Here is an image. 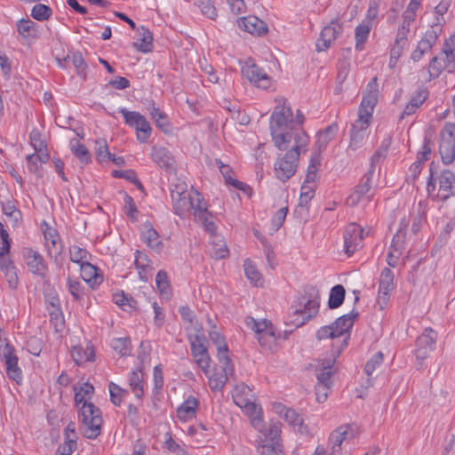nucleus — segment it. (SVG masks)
Here are the masks:
<instances>
[{
    "label": "nucleus",
    "mask_w": 455,
    "mask_h": 455,
    "mask_svg": "<svg viewBox=\"0 0 455 455\" xmlns=\"http://www.w3.org/2000/svg\"><path fill=\"white\" fill-rule=\"evenodd\" d=\"M139 32L140 36V43H134V47H136L140 52H151L153 47V36L151 32L144 27H141Z\"/></svg>",
    "instance_id": "ea45409f"
},
{
    "label": "nucleus",
    "mask_w": 455,
    "mask_h": 455,
    "mask_svg": "<svg viewBox=\"0 0 455 455\" xmlns=\"http://www.w3.org/2000/svg\"><path fill=\"white\" fill-rule=\"evenodd\" d=\"M315 195L314 183H307L304 181L301 187V192L299 196V205H307L308 202L313 198Z\"/></svg>",
    "instance_id": "680f3d73"
},
{
    "label": "nucleus",
    "mask_w": 455,
    "mask_h": 455,
    "mask_svg": "<svg viewBox=\"0 0 455 455\" xmlns=\"http://www.w3.org/2000/svg\"><path fill=\"white\" fill-rule=\"evenodd\" d=\"M70 61L76 69L77 76L84 79L86 77L88 66L82 56V53L79 52H73L72 55H70Z\"/></svg>",
    "instance_id": "8fccbe9b"
},
{
    "label": "nucleus",
    "mask_w": 455,
    "mask_h": 455,
    "mask_svg": "<svg viewBox=\"0 0 455 455\" xmlns=\"http://www.w3.org/2000/svg\"><path fill=\"white\" fill-rule=\"evenodd\" d=\"M343 27L337 20H332L326 25L316 41L315 47L317 52H324L331 47L337 37L342 33Z\"/></svg>",
    "instance_id": "ddd939ff"
},
{
    "label": "nucleus",
    "mask_w": 455,
    "mask_h": 455,
    "mask_svg": "<svg viewBox=\"0 0 455 455\" xmlns=\"http://www.w3.org/2000/svg\"><path fill=\"white\" fill-rule=\"evenodd\" d=\"M444 69H446V65L441 63L439 56H435L431 60L428 67L430 76L433 78L438 77Z\"/></svg>",
    "instance_id": "774afa93"
},
{
    "label": "nucleus",
    "mask_w": 455,
    "mask_h": 455,
    "mask_svg": "<svg viewBox=\"0 0 455 455\" xmlns=\"http://www.w3.org/2000/svg\"><path fill=\"white\" fill-rule=\"evenodd\" d=\"M93 392L94 387L92 384L84 383L79 389H76L75 393L76 404L83 403L80 408V417L83 423V435L88 439H95L100 435L102 424L100 409L87 401L91 399Z\"/></svg>",
    "instance_id": "f03ea898"
},
{
    "label": "nucleus",
    "mask_w": 455,
    "mask_h": 455,
    "mask_svg": "<svg viewBox=\"0 0 455 455\" xmlns=\"http://www.w3.org/2000/svg\"><path fill=\"white\" fill-rule=\"evenodd\" d=\"M0 355L4 358L8 377L19 383L22 374L18 366V357L14 354V348L9 343H5L0 350Z\"/></svg>",
    "instance_id": "a211bd4d"
},
{
    "label": "nucleus",
    "mask_w": 455,
    "mask_h": 455,
    "mask_svg": "<svg viewBox=\"0 0 455 455\" xmlns=\"http://www.w3.org/2000/svg\"><path fill=\"white\" fill-rule=\"evenodd\" d=\"M283 418L289 425L293 427L294 430L301 434L308 433V427L304 424L303 418L294 410L289 408L287 411H285Z\"/></svg>",
    "instance_id": "f704fd0d"
},
{
    "label": "nucleus",
    "mask_w": 455,
    "mask_h": 455,
    "mask_svg": "<svg viewBox=\"0 0 455 455\" xmlns=\"http://www.w3.org/2000/svg\"><path fill=\"white\" fill-rule=\"evenodd\" d=\"M50 321L56 331L63 330L65 321L60 307H55L50 312Z\"/></svg>",
    "instance_id": "0e129e2a"
},
{
    "label": "nucleus",
    "mask_w": 455,
    "mask_h": 455,
    "mask_svg": "<svg viewBox=\"0 0 455 455\" xmlns=\"http://www.w3.org/2000/svg\"><path fill=\"white\" fill-rule=\"evenodd\" d=\"M120 113L123 115L125 124L134 129L144 117L140 113L129 111L126 108H121Z\"/></svg>",
    "instance_id": "6e6d98bb"
},
{
    "label": "nucleus",
    "mask_w": 455,
    "mask_h": 455,
    "mask_svg": "<svg viewBox=\"0 0 455 455\" xmlns=\"http://www.w3.org/2000/svg\"><path fill=\"white\" fill-rule=\"evenodd\" d=\"M112 348L120 355L124 356L131 352V340L128 338L114 339L111 342Z\"/></svg>",
    "instance_id": "3c124183"
},
{
    "label": "nucleus",
    "mask_w": 455,
    "mask_h": 455,
    "mask_svg": "<svg viewBox=\"0 0 455 455\" xmlns=\"http://www.w3.org/2000/svg\"><path fill=\"white\" fill-rule=\"evenodd\" d=\"M69 258L71 261L81 266L84 262H88L90 254L85 249L73 245L69 248Z\"/></svg>",
    "instance_id": "de8ad7c7"
},
{
    "label": "nucleus",
    "mask_w": 455,
    "mask_h": 455,
    "mask_svg": "<svg viewBox=\"0 0 455 455\" xmlns=\"http://www.w3.org/2000/svg\"><path fill=\"white\" fill-rule=\"evenodd\" d=\"M24 259L29 271L42 279L46 278L48 273L47 265L43 256L33 249H26Z\"/></svg>",
    "instance_id": "f3484780"
},
{
    "label": "nucleus",
    "mask_w": 455,
    "mask_h": 455,
    "mask_svg": "<svg viewBox=\"0 0 455 455\" xmlns=\"http://www.w3.org/2000/svg\"><path fill=\"white\" fill-rule=\"evenodd\" d=\"M198 401L194 396H189L177 410L178 418L181 420L192 419L196 412Z\"/></svg>",
    "instance_id": "2f4dec72"
},
{
    "label": "nucleus",
    "mask_w": 455,
    "mask_h": 455,
    "mask_svg": "<svg viewBox=\"0 0 455 455\" xmlns=\"http://www.w3.org/2000/svg\"><path fill=\"white\" fill-rule=\"evenodd\" d=\"M211 254L216 259H224L228 255V249L222 238L215 237L212 242Z\"/></svg>",
    "instance_id": "49530a36"
},
{
    "label": "nucleus",
    "mask_w": 455,
    "mask_h": 455,
    "mask_svg": "<svg viewBox=\"0 0 455 455\" xmlns=\"http://www.w3.org/2000/svg\"><path fill=\"white\" fill-rule=\"evenodd\" d=\"M363 239V229L356 223H350L344 232L345 252L351 256L362 248Z\"/></svg>",
    "instance_id": "4468645a"
},
{
    "label": "nucleus",
    "mask_w": 455,
    "mask_h": 455,
    "mask_svg": "<svg viewBox=\"0 0 455 455\" xmlns=\"http://www.w3.org/2000/svg\"><path fill=\"white\" fill-rule=\"evenodd\" d=\"M129 385L135 396L141 398L144 395L143 372L140 370L132 371Z\"/></svg>",
    "instance_id": "4c0bfd02"
},
{
    "label": "nucleus",
    "mask_w": 455,
    "mask_h": 455,
    "mask_svg": "<svg viewBox=\"0 0 455 455\" xmlns=\"http://www.w3.org/2000/svg\"><path fill=\"white\" fill-rule=\"evenodd\" d=\"M346 291L341 284H337L331 288L328 306L330 308L334 309L340 307L345 299Z\"/></svg>",
    "instance_id": "37998d69"
},
{
    "label": "nucleus",
    "mask_w": 455,
    "mask_h": 455,
    "mask_svg": "<svg viewBox=\"0 0 455 455\" xmlns=\"http://www.w3.org/2000/svg\"><path fill=\"white\" fill-rule=\"evenodd\" d=\"M320 303L318 296L308 299L305 302L303 307L297 308L293 312V315H291V317H294V319L291 320L292 324L297 328L305 324L307 321L316 315Z\"/></svg>",
    "instance_id": "2eb2a0df"
},
{
    "label": "nucleus",
    "mask_w": 455,
    "mask_h": 455,
    "mask_svg": "<svg viewBox=\"0 0 455 455\" xmlns=\"http://www.w3.org/2000/svg\"><path fill=\"white\" fill-rule=\"evenodd\" d=\"M358 315L359 314L357 311L352 310L349 314L339 317L332 323L338 337L342 336L344 333L347 332L352 328Z\"/></svg>",
    "instance_id": "cd10ccee"
},
{
    "label": "nucleus",
    "mask_w": 455,
    "mask_h": 455,
    "mask_svg": "<svg viewBox=\"0 0 455 455\" xmlns=\"http://www.w3.org/2000/svg\"><path fill=\"white\" fill-rule=\"evenodd\" d=\"M141 238L152 250H155L157 252L162 250L163 243L159 239V235L149 223L143 225Z\"/></svg>",
    "instance_id": "bb28decb"
},
{
    "label": "nucleus",
    "mask_w": 455,
    "mask_h": 455,
    "mask_svg": "<svg viewBox=\"0 0 455 455\" xmlns=\"http://www.w3.org/2000/svg\"><path fill=\"white\" fill-rule=\"evenodd\" d=\"M428 92L425 89H420L416 92L414 95L411 96L410 101L405 106L403 111L402 112L400 118L403 119L406 116H409L414 114L426 101L427 99Z\"/></svg>",
    "instance_id": "a878e982"
},
{
    "label": "nucleus",
    "mask_w": 455,
    "mask_h": 455,
    "mask_svg": "<svg viewBox=\"0 0 455 455\" xmlns=\"http://www.w3.org/2000/svg\"><path fill=\"white\" fill-rule=\"evenodd\" d=\"M71 356L76 364L82 365L94 360V349L90 344H87L85 347L74 346L71 349Z\"/></svg>",
    "instance_id": "c85d7f7f"
},
{
    "label": "nucleus",
    "mask_w": 455,
    "mask_h": 455,
    "mask_svg": "<svg viewBox=\"0 0 455 455\" xmlns=\"http://www.w3.org/2000/svg\"><path fill=\"white\" fill-rule=\"evenodd\" d=\"M110 400L115 404L119 406L122 398L128 394V391L121 388L118 385L111 382L109 384Z\"/></svg>",
    "instance_id": "bf43d9fd"
},
{
    "label": "nucleus",
    "mask_w": 455,
    "mask_h": 455,
    "mask_svg": "<svg viewBox=\"0 0 455 455\" xmlns=\"http://www.w3.org/2000/svg\"><path fill=\"white\" fill-rule=\"evenodd\" d=\"M52 13V9L45 4H36L31 11V16L36 20H48Z\"/></svg>",
    "instance_id": "5fc2aeb1"
},
{
    "label": "nucleus",
    "mask_w": 455,
    "mask_h": 455,
    "mask_svg": "<svg viewBox=\"0 0 455 455\" xmlns=\"http://www.w3.org/2000/svg\"><path fill=\"white\" fill-rule=\"evenodd\" d=\"M262 436L259 437L257 451L260 455H284L282 444L279 443L281 427L279 422H270L261 427Z\"/></svg>",
    "instance_id": "39448f33"
},
{
    "label": "nucleus",
    "mask_w": 455,
    "mask_h": 455,
    "mask_svg": "<svg viewBox=\"0 0 455 455\" xmlns=\"http://www.w3.org/2000/svg\"><path fill=\"white\" fill-rule=\"evenodd\" d=\"M243 268L246 277L253 285L261 286L263 284L262 276L251 259L244 261Z\"/></svg>",
    "instance_id": "79ce46f5"
},
{
    "label": "nucleus",
    "mask_w": 455,
    "mask_h": 455,
    "mask_svg": "<svg viewBox=\"0 0 455 455\" xmlns=\"http://www.w3.org/2000/svg\"><path fill=\"white\" fill-rule=\"evenodd\" d=\"M242 24L244 30L250 34L261 35L267 31L266 23L256 16L243 18Z\"/></svg>",
    "instance_id": "473e14b6"
},
{
    "label": "nucleus",
    "mask_w": 455,
    "mask_h": 455,
    "mask_svg": "<svg viewBox=\"0 0 455 455\" xmlns=\"http://www.w3.org/2000/svg\"><path fill=\"white\" fill-rule=\"evenodd\" d=\"M81 277L92 286L99 285L102 282V276L98 274V268L89 261L81 266Z\"/></svg>",
    "instance_id": "72a5a7b5"
},
{
    "label": "nucleus",
    "mask_w": 455,
    "mask_h": 455,
    "mask_svg": "<svg viewBox=\"0 0 455 455\" xmlns=\"http://www.w3.org/2000/svg\"><path fill=\"white\" fill-rule=\"evenodd\" d=\"M275 102L276 106L270 116V132L275 146L280 150H285L295 140V136L304 132L299 126L305 117L300 110H297L293 118L291 105L286 99L281 97Z\"/></svg>",
    "instance_id": "f257e3e1"
},
{
    "label": "nucleus",
    "mask_w": 455,
    "mask_h": 455,
    "mask_svg": "<svg viewBox=\"0 0 455 455\" xmlns=\"http://www.w3.org/2000/svg\"><path fill=\"white\" fill-rule=\"evenodd\" d=\"M246 325L255 332V336L262 348L274 351L277 347L279 334L275 328L266 321L258 322L253 317H246Z\"/></svg>",
    "instance_id": "423d86ee"
},
{
    "label": "nucleus",
    "mask_w": 455,
    "mask_h": 455,
    "mask_svg": "<svg viewBox=\"0 0 455 455\" xmlns=\"http://www.w3.org/2000/svg\"><path fill=\"white\" fill-rule=\"evenodd\" d=\"M382 352H377L370 360L367 361L364 366V371L367 376H371L373 371L379 368L383 363Z\"/></svg>",
    "instance_id": "e2e57ef3"
},
{
    "label": "nucleus",
    "mask_w": 455,
    "mask_h": 455,
    "mask_svg": "<svg viewBox=\"0 0 455 455\" xmlns=\"http://www.w3.org/2000/svg\"><path fill=\"white\" fill-rule=\"evenodd\" d=\"M371 28L372 24L371 21H363L355 28V37L356 50L361 51L363 49V45L367 41Z\"/></svg>",
    "instance_id": "e433bc0d"
},
{
    "label": "nucleus",
    "mask_w": 455,
    "mask_h": 455,
    "mask_svg": "<svg viewBox=\"0 0 455 455\" xmlns=\"http://www.w3.org/2000/svg\"><path fill=\"white\" fill-rule=\"evenodd\" d=\"M405 238H406V232L404 229L400 228L397 230L395 235L393 237L390 249L395 250V251H402L404 250V244H405Z\"/></svg>",
    "instance_id": "338daca9"
},
{
    "label": "nucleus",
    "mask_w": 455,
    "mask_h": 455,
    "mask_svg": "<svg viewBox=\"0 0 455 455\" xmlns=\"http://www.w3.org/2000/svg\"><path fill=\"white\" fill-rule=\"evenodd\" d=\"M320 165V159L317 154H314L310 158V163L307 168V172L306 175V180L307 183H314L316 178V172L318 171V166Z\"/></svg>",
    "instance_id": "4d7b16f0"
},
{
    "label": "nucleus",
    "mask_w": 455,
    "mask_h": 455,
    "mask_svg": "<svg viewBox=\"0 0 455 455\" xmlns=\"http://www.w3.org/2000/svg\"><path fill=\"white\" fill-rule=\"evenodd\" d=\"M350 429L351 427L348 425H342L334 429L329 436L328 451L317 447L315 455H343L341 445L347 438L352 437Z\"/></svg>",
    "instance_id": "1a4fd4ad"
},
{
    "label": "nucleus",
    "mask_w": 455,
    "mask_h": 455,
    "mask_svg": "<svg viewBox=\"0 0 455 455\" xmlns=\"http://www.w3.org/2000/svg\"><path fill=\"white\" fill-rule=\"evenodd\" d=\"M373 176V170H369L361 180L360 183L355 187L354 192L347 198V204L349 206L356 205L364 196L369 195L371 188V179Z\"/></svg>",
    "instance_id": "4be33fe9"
},
{
    "label": "nucleus",
    "mask_w": 455,
    "mask_h": 455,
    "mask_svg": "<svg viewBox=\"0 0 455 455\" xmlns=\"http://www.w3.org/2000/svg\"><path fill=\"white\" fill-rule=\"evenodd\" d=\"M71 150L74 155L80 160L84 164H88L91 161V155L84 145L81 144L76 139L70 140Z\"/></svg>",
    "instance_id": "a18cd8bd"
},
{
    "label": "nucleus",
    "mask_w": 455,
    "mask_h": 455,
    "mask_svg": "<svg viewBox=\"0 0 455 455\" xmlns=\"http://www.w3.org/2000/svg\"><path fill=\"white\" fill-rule=\"evenodd\" d=\"M209 337L217 347L219 362L225 363L227 364L228 359H229L228 349L223 337L216 331H210Z\"/></svg>",
    "instance_id": "c9c22d12"
},
{
    "label": "nucleus",
    "mask_w": 455,
    "mask_h": 455,
    "mask_svg": "<svg viewBox=\"0 0 455 455\" xmlns=\"http://www.w3.org/2000/svg\"><path fill=\"white\" fill-rule=\"evenodd\" d=\"M242 73L251 84L259 88L267 89L271 84V77L256 64L247 62Z\"/></svg>",
    "instance_id": "dca6fc26"
},
{
    "label": "nucleus",
    "mask_w": 455,
    "mask_h": 455,
    "mask_svg": "<svg viewBox=\"0 0 455 455\" xmlns=\"http://www.w3.org/2000/svg\"><path fill=\"white\" fill-rule=\"evenodd\" d=\"M27 165L29 172L34 173L37 178L43 176L42 164L39 161V157L36 156V154L27 156Z\"/></svg>",
    "instance_id": "052dcab7"
},
{
    "label": "nucleus",
    "mask_w": 455,
    "mask_h": 455,
    "mask_svg": "<svg viewBox=\"0 0 455 455\" xmlns=\"http://www.w3.org/2000/svg\"><path fill=\"white\" fill-rule=\"evenodd\" d=\"M151 118L155 121L157 127H159L164 132L170 131V124L168 122L167 116L164 112L160 110L153 103L151 108H148Z\"/></svg>",
    "instance_id": "58836bf2"
},
{
    "label": "nucleus",
    "mask_w": 455,
    "mask_h": 455,
    "mask_svg": "<svg viewBox=\"0 0 455 455\" xmlns=\"http://www.w3.org/2000/svg\"><path fill=\"white\" fill-rule=\"evenodd\" d=\"M394 279L393 272L388 267H385L380 274L378 294V303L381 309L387 304L389 292L395 288Z\"/></svg>",
    "instance_id": "6ab92c4d"
},
{
    "label": "nucleus",
    "mask_w": 455,
    "mask_h": 455,
    "mask_svg": "<svg viewBox=\"0 0 455 455\" xmlns=\"http://www.w3.org/2000/svg\"><path fill=\"white\" fill-rule=\"evenodd\" d=\"M151 157L159 167L164 168L169 172L174 170V160L169 150L165 148L153 147Z\"/></svg>",
    "instance_id": "393cba45"
},
{
    "label": "nucleus",
    "mask_w": 455,
    "mask_h": 455,
    "mask_svg": "<svg viewBox=\"0 0 455 455\" xmlns=\"http://www.w3.org/2000/svg\"><path fill=\"white\" fill-rule=\"evenodd\" d=\"M338 130L339 126L334 123L317 133L315 147L317 148L318 153L323 150L328 143L335 138Z\"/></svg>",
    "instance_id": "7c9ffc66"
},
{
    "label": "nucleus",
    "mask_w": 455,
    "mask_h": 455,
    "mask_svg": "<svg viewBox=\"0 0 455 455\" xmlns=\"http://www.w3.org/2000/svg\"><path fill=\"white\" fill-rule=\"evenodd\" d=\"M197 207L196 208V212H194V216L196 220L204 226V229L209 232L211 235H213L216 231V226L214 222L212 220V215L210 212L207 210L206 203L204 200V197L200 193H196Z\"/></svg>",
    "instance_id": "aec40b11"
},
{
    "label": "nucleus",
    "mask_w": 455,
    "mask_h": 455,
    "mask_svg": "<svg viewBox=\"0 0 455 455\" xmlns=\"http://www.w3.org/2000/svg\"><path fill=\"white\" fill-rule=\"evenodd\" d=\"M439 153L442 161L448 165L455 160V124L446 123L440 133Z\"/></svg>",
    "instance_id": "6e6552de"
},
{
    "label": "nucleus",
    "mask_w": 455,
    "mask_h": 455,
    "mask_svg": "<svg viewBox=\"0 0 455 455\" xmlns=\"http://www.w3.org/2000/svg\"><path fill=\"white\" fill-rule=\"evenodd\" d=\"M44 239L48 255L56 259L61 252V244L56 230L48 228L44 232Z\"/></svg>",
    "instance_id": "c756f323"
},
{
    "label": "nucleus",
    "mask_w": 455,
    "mask_h": 455,
    "mask_svg": "<svg viewBox=\"0 0 455 455\" xmlns=\"http://www.w3.org/2000/svg\"><path fill=\"white\" fill-rule=\"evenodd\" d=\"M221 370H215L212 374L206 375L209 379V385L212 390L213 391H220L228 379V376L232 375L234 372V368L232 364L230 363V359H228V363H220Z\"/></svg>",
    "instance_id": "5701e85b"
},
{
    "label": "nucleus",
    "mask_w": 455,
    "mask_h": 455,
    "mask_svg": "<svg viewBox=\"0 0 455 455\" xmlns=\"http://www.w3.org/2000/svg\"><path fill=\"white\" fill-rule=\"evenodd\" d=\"M4 214L9 217L15 224L21 220V212L18 210L13 201L1 203Z\"/></svg>",
    "instance_id": "603ef678"
},
{
    "label": "nucleus",
    "mask_w": 455,
    "mask_h": 455,
    "mask_svg": "<svg viewBox=\"0 0 455 455\" xmlns=\"http://www.w3.org/2000/svg\"><path fill=\"white\" fill-rule=\"evenodd\" d=\"M156 286L163 295L171 293L167 273L164 270L158 271L156 277Z\"/></svg>",
    "instance_id": "13d9d810"
},
{
    "label": "nucleus",
    "mask_w": 455,
    "mask_h": 455,
    "mask_svg": "<svg viewBox=\"0 0 455 455\" xmlns=\"http://www.w3.org/2000/svg\"><path fill=\"white\" fill-rule=\"evenodd\" d=\"M436 339L437 333L431 328H426L424 332L417 338L414 354L419 364L435 350Z\"/></svg>",
    "instance_id": "f8f14e48"
},
{
    "label": "nucleus",
    "mask_w": 455,
    "mask_h": 455,
    "mask_svg": "<svg viewBox=\"0 0 455 455\" xmlns=\"http://www.w3.org/2000/svg\"><path fill=\"white\" fill-rule=\"evenodd\" d=\"M137 132V140L140 142L145 143L148 141V138L151 135L152 129L149 123L147 121L145 116L139 123L138 126L135 128Z\"/></svg>",
    "instance_id": "864d4df0"
},
{
    "label": "nucleus",
    "mask_w": 455,
    "mask_h": 455,
    "mask_svg": "<svg viewBox=\"0 0 455 455\" xmlns=\"http://www.w3.org/2000/svg\"><path fill=\"white\" fill-rule=\"evenodd\" d=\"M234 403L251 417V425L259 432H262L263 420L261 408L255 403L252 390L244 383L235 387L232 393Z\"/></svg>",
    "instance_id": "20e7f679"
},
{
    "label": "nucleus",
    "mask_w": 455,
    "mask_h": 455,
    "mask_svg": "<svg viewBox=\"0 0 455 455\" xmlns=\"http://www.w3.org/2000/svg\"><path fill=\"white\" fill-rule=\"evenodd\" d=\"M197 366L204 371L205 375L209 374V369L211 366V357L208 351L200 353L193 356Z\"/></svg>",
    "instance_id": "69168bd1"
},
{
    "label": "nucleus",
    "mask_w": 455,
    "mask_h": 455,
    "mask_svg": "<svg viewBox=\"0 0 455 455\" xmlns=\"http://www.w3.org/2000/svg\"><path fill=\"white\" fill-rule=\"evenodd\" d=\"M19 34L23 38L35 37L37 34V25L30 20H20L17 24Z\"/></svg>",
    "instance_id": "c03bdc74"
},
{
    "label": "nucleus",
    "mask_w": 455,
    "mask_h": 455,
    "mask_svg": "<svg viewBox=\"0 0 455 455\" xmlns=\"http://www.w3.org/2000/svg\"><path fill=\"white\" fill-rule=\"evenodd\" d=\"M196 193L198 192L194 191L191 194L186 189L172 191L171 195L175 214L179 215L180 218H184L190 210L196 212V208L197 207Z\"/></svg>",
    "instance_id": "9b49d317"
},
{
    "label": "nucleus",
    "mask_w": 455,
    "mask_h": 455,
    "mask_svg": "<svg viewBox=\"0 0 455 455\" xmlns=\"http://www.w3.org/2000/svg\"><path fill=\"white\" fill-rule=\"evenodd\" d=\"M378 78L375 76L368 84V92L363 95L361 105L359 107V113L364 114L366 116H372L373 109L378 102Z\"/></svg>",
    "instance_id": "b1692460"
},
{
    "label": "nucleus",
    "mask_w": 455,
    "mask_h": 455,
    "mask_svg": "<svg viewBox=\"0 0 455 455\" xmlns=\"http://www.w3.org/2000/svg\"><path fill=\"white\" fill-rule=\"evenodd\" d=\"M308 136L305 132H299L295 136V140L290 144L283 156H279L275 163V176L281 181L285 182L296 172L298 162L301 152L307 151Z\"/></svg>",
    "instance_id": "7ed1b4c3"
},
{
    "label": "nucleus",
    "mask_w": 455,
    "mask_h": 455,
    "mask_svg": "<svg viewBox=\"0 0 455 455\" xmlns=\"http://www.w3.org/2000/svg\"><path fill=\"white\" fill-rule=\"evenodd\" d=\"M335 360H328L316 369L317 382L315 385V400L322 403H324L332 386L331 377L333 374V363Z\"/></svg>",
    "instance_id": "0eeeda50"
},
{
    "label": "nucleus",
    "mask_w": 455,
    "mask_h": 455,
    "mask_svg": "<svg viewBox=\"0 0 455 455\" xmlns=\"http://www.w3.org/2000/svg\"><path fill=\"white\" fill-rule=\"evenodd\" d=\"M113 300L124 311H133L138 309L137 300L132 297H128L124 291L114 294Z\"/></svg>",
    "instance_id": "a19ab883"
},
{
    "label": "nucleus",
    "mask_w": 455,
    "mask_h": 455,
    "mask_svg": "<svg viewBox=\"0 0 455 455\" xmlns=\"http://www.w3.org/2000/svg\"><path fill=\"white\" fill-rule=\"evenodd\" d=\"M436 22L427 30L422 39L419 42L416 49L411 52V58L414 62L419 61L425 53L429 52L436 43L442 32L440 18L436 17Z\"/></svg>",
    "instance_id": "9d476101"
},
{
    "label": "nucleus",
    "mask_w": 455,
    "mask_h": 455,
    "mask_svg": "<svg viewBox=\"0 0 455 455\" xmlns=\"http://www.w3.org/2000/svg\"><path fill=\"white\" fill-rule=\"evenodd\" d=\"M10 248V244L0 247V271L2 273L16 267L9 255Z\"/></svg>",
    "instance_id": "09e8293b"
},
{
    "label": "nucleus",
    "mask_w": 455,
    "mask_h": 455,
    "mask_svg": "<svg viewBox=\"0 0 455 455\" xmlns=\"http://www.w3.org/2000/svg\"><path fill=\"white\" fill-rule=\"evenodd\" d=\"M439 188L436 196L443 202L455 196V175L450 170H443L438 177Z\"/></svg>",
    "instance_id": "412c9836"
}]
</instances>
